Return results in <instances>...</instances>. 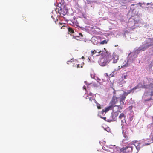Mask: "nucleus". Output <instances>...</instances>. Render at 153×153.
<instances>
[{
	"label": "nucleus",
	"mask_w": 153,
	"mask_h": 153,
	"mask_svg": "<svg viewBox=\"0 0 153 153\" xmlns=\"http://www.w3.org/2000/svg\"><path fill=\"white\" fill-rule=\"evenodd\" d=\"M98 53L99 54L97 55V56L100 55L104 56L99 61V64L101 66H105L109 63L111 60L110 53L106 50L105 48H104V50L100 51Z\"/></svg>",
	"instance_id": "nucleus-1"
},
{
	"label": "nucleus",
	"mask_w": 153,
	"mask_h": 153,
	"mask_svg": "<svg viewBox=\"0 0 153 153\" xmlns=\"http://www.w3.org/2000/svg\"><path fill=\"white\" fill-rule=\"evenodd\" d=\"M132 92V90H130L128 91L127 92H124L123 94H121L120 91H114V97H116L117 100L118 102L119 101L121 105L124 104V102L126 97L130 93Z\"/></svg>",
	"instance_id": "nucleus-2"
},
{
	"label": "nucleus",
	"mask_w": 153,
	"mask_h": 153,
	"mask_svg": "<svg viewBox=\"0 0 153 153\" xmlns=\"http://www.w3.org/2000/svg\"><path fill=\"white\" fill-rule=\"evenodd\" d=\"M117 99L116 97L113 96L112 100L110 102V105L109 106L105 108L106 110V111H108L110 110L111 109H113V111H114L113 108L115 106V105L118 103Z\"/></svg>",
	"instance_id": "nucleus-3"
},
{
	"label": "nucleus",
	"mask_w": 153,
	"mask_h": 153,
	"mask_svg": "<svg viewBox=\"0 0 153 153\" xmlns=\"http://www.w3.org/2000/svg\"><path fill=\"white\" fill-rule=\"evenodd\" d=\"M134 146V144L133 143L129 144L128 146L120 149V151L123 153H132Z\"/></svg>",
	"instance_id": "nucleus-4"
},
{
	"label": "nucleus",
	"mask_w": 153,
	"mask_h": 153,
	"mask_svg": "<svg viewBox=\"0 0 153 153\" xmlns=\"http://www.w3.org/2000/svg\"><path fill=\"white\" fill-rule=\"evenodd\" d=\"M126 116L124 114L122 113L119 116V118L121 120V125H123V124L126 122L125 120Z\"/></svg>",
	"instance_id": "nucleus-5"
},
{
	"label": "nucleus",
	"mask_w": 153,
	"mask_h": 153,
	"mask_svg": "<svg viewBox=\"0 0 153 153\" xmlns=\"http://www.w3.org/2000/svg\"><path fill=\"white\" fill-rule=\"evenodd\" d=\"M118 59L119 58L118 56L114 54L111 57V60H113L112 62L113 63H115L117 62L118 60Z\"/></svg>",
	"instance_id": "nucleus-6"
},
{
	"label": "nucleus",
	"mask_w": 153,
	"mask_h": 153,
	"mask_svg": "<svg viewBox=\"0 0 153 153\" xmlns=\"http://www.w3.org/2000/svg\"><path fill=\"white\" fill-rule=\"evenodd\" d=\"M54 22L56 24H59V27H61V29H64V27H65V26L64 25L63 23H60V22L58 23V19H56V20H55Z\"/></svg>",
	"instance_id": "nucleus-7"
},
{
	"label": "nucleus",
	"mask_w": 153,
	"mask_h": 153,
	"mask_svg": "<svg viewBox=\"0 0 153 153\" xmlns=\"http://www.w3.org/2000/svg\"><path fill=\"white\" fill-rule=\"evenodd\" d=\"M96 101V100L94 98L92 97H89V101L88 102V103L90 105H91L92 104V102H95Z\"/></svg>",
	"instance_id": "nucleus-8"
},
{
	"label": "nucleus",
	"mask_w": 153,
	"mask_h": 153,
	"mask_svg": "<svg viewBox=\"0 0 153 153\" xmlns=\"http://www.w3.org/2000/svg\"><path fill=\"white\" fill-rule=\"evenodd\" d=\"M127 76V74L125 73L122 74L121 76V78L119 80L120 81H123L124 79L126 78Z\"/></svg>",
	"instance_id": "nucleus-9"
},
{
	"label": "nucleus",
	"mask_w": 153,
	"mask_h": 153,
	"mask_svg": "<svg viewBox=\"0 0 153 153\" xmlns=\"http://www.w3.org/2000/svg\"><path fill=\"white\" fill-rule=\"evenodd\" d=\"M149 45H147L146 46L141 48H140V50L144 51L146 49H147L149 47Z\"/></svg>",
	"instance_id": "nucleus-10"
},
{
	"label": "nucleus",
	"mask_w": 153,
	"mask_h": 153,
	"mask_svg": "<svg viewBox=\"0 0 153 153\" xmlns=\"http://www.w3.org/2000/svg\"><path fill=\"white\" fill-rule=\"evenodd\" d=\"M120 102L119 101L118 102ZM120 105H115V107H117L118 109H119V110H121L123 108V106H122V105H122V104L121 105L120 102Z\"/></svg>",
	"instance_id": "nucleus-11"
},
{
	"label": "nucleus",
	"mask_w": 153,
	"mask_h": 153,
	"mask_svg": "<svg viewBox=\"0 0 153 153\" xmlns=\"http://www.w3.org/2000/svg\"><path fill=\"white\" fill-rule=\"evenodd\" d=\"M69 33H70L71 34L74 33V31L73 29L71 27H69L68 28Z\"/></svg>",
	"instance_id": "nucleus-12"
},
{
	"label": "nucleus",
	"mask_w": 153,
	"mask_h": 153,
	"mask_svg": "<svg viewBox=\"0 0 153 153\" xmlns=\"http://www.w3.org/2000/svg\"><path fill=\"white\" fill-rule=\"evenodd\" d=\"M79 36H73V38H74V39H77L76 38L79 37L80 36H81V37L80 38V39H82V37H83V36L82 34L81 33H80L79 34Z\"/></svg>",
	"instance_id": "nucleus-13"
},
{
	"label": "nucleus",
	"mask_w": 153,
	"mask_h": 153,
	"mask_svg": "<svg viewBox=\"0 0 153 153\" xmlns=\"http://www.w3.org/2000/svg\"><path fill=\"white\" fill-rule=\"evenodd\" d=\"M96 104V105L97 107V108L99 109H101V105L100 104L98 103L96 101V102H95Z\"/></svg>",
	"instance_id": "nucleus-14"
},
{
	"label": "nucleus",
	"mask_w": 153,
	"mask_h": 153,
	"mask_svg": "<svg viewBox=\"0 0 153 153\" xmlns=\"http://www.w3.org/2000/svg\"><path fill=\"white\" fill-rule=\"evenodd\" d=\"M97 52V51L95 50H92L91 52L92 55L93 56Z\"/></svg>",
	"instance_id": "nucleus-15"
},
{
	"label": "nucleus",
	"mask_w": 153,
	"mask_h": 153,
	"mask_svg": "<svg viewBox=\"0 0 153 153\" xmlns=\"http://www.w3.org/2000/svg\"><path fill=\"white\" fill-rule=\"evenodd\" d=\"M149 89H152L153 88V83H150L149 85Z\"/></svg>",
	"instance_id": "nucleus-16"
},
{
	"label": "nucleus",
	"mask_w": 153,
	"mask_h": 153,
	"mask_svg": "<svg viewBox=\"0 0 153 153\" xmlns=\"http://www.w3.org/2000/svg\"><path fill=\"white\" fill-rule=\"evenodd\" d=\"M107 42L106 40H104L103 41H102L100 43V44H107Z\"/></svg>",
	"instance_id": "nucleus-17"
},
{
	"label": "nucleus",
	"mask_w": 153,
	"mask_h": 153,
	"mask_svg": "<svg viewBox=\"0 0 153 153\" xmlns=\"http://www.w3.org/2000/svg\"><path fill=\"white\" fill-rule=\"evenodd\" d=\"M143 87L145 89L149 88V85H144L143 86Z\"/></svg>",
	"instance_id": "nucleus-18"
},
{
	"label": "nucleus",
	"mask_w": 153,
	"mask_h": 153,
	"mask_svg": "<svg viewBox=\"0 0 153 153\" xmlns=\"http://www.w3.org/2000/svg\"><path fill=\"white\" fill-rule=\"evenodd\" d=\"M107 112V111H106V110L105 108V109H102V114H103L104 112L106 113Z\"/></svg>",
	"instance_id": "nucleus-19"
},
{
	"label": "nucleus",
	"mask_w": 153,
	"mask_h": 153,
	"mask_svg": "<svg viewBox=\"0 0 153 153\" xmlns=\"http://www.w3.org/2000/svg\"><path fill=\"white\" fill-rule=\"evenodd\" d=\"M107 112V111H106V110L105 108V109H102V114H103L104 112L106 113Z\"/></svg>",
	"instance_id": "nucleus-20"
},
{
	"label": "nucleus",
	"mask_w": 153,
	"mask_h": 153,
	"mask_svg": "<svg viewBox=\"0 0 153 153\" xmlns=\"http://www.w3.org/2000/svg\"><path fill=\"white\" fill-rule=\"evenodd\" d=\"M138 146H136V145H134V146H135L136 147V149H137V150H139L140 149V147H138Z\"/></svg>",
	"instance_id": "nucleus-21"
},
{
	"label": "nucleus",
	"mask_w": 153,
	"mask_h": 153,
	"mask_svg": "<svg viewBox=\"0 0 153 153\" xmlns=\"http://www.w3.org/2000/svg\"><path fill=\"white\" fill-rule=\"evenodd\" d=\"M138 88V86H136L134 87L133 89H132L131 90H132V91L134 90H136Z\"/></svg>",
	"instance_id": "nucleus-22"
},
{
	"label": "nucleus",
	"mask_w": 153,
	"mask_h": 153,
	"mask_svg": "<svg viewBox=\"0 0 153 153\" xmlns=\"http://www.w3.org/2000/svg\"><path fill=\"white\" fill-rule=\"evenodd\" d=\"M72 59H71L70 60H69V61H68L67 62V64H69V62H72V61H71L72 60Z\"/></svg>",
	"instance_id": "nucleus-23"
},
{
	"label": "nucleus",
	"mask_w": 153,
	"mask_h": 153,
	"mask_svg": "<svg viewBox=\"0 0 153 153\" xmlns=\"http://www.w3.org/2000/svg\"><path fill=\"white\" fill-rule=\"evenodd\" d=\"M80 64H77V68H79L80 67Z\"/></svg>",
	"instance_id": "nucleus-24"
},
{
	"label": "nucleus",
	"mask_w": 153,
	"mask_h": 153,
	"mask_svg": "<svg viewBox=\"0 0 153 153\" xmlns=\"http://www.w3.org/2000/svg\"><path fill=\"white\" fill-rule=\"evenodd\" d=\"M100 81H101V79H99V78H98L97 79V82H100Z\"/></svg>",
	"instance_id": "nucleus-25"
},
{
	"label": "nucleus",
	"mask_w": 153,
	"mask_h": 153,
	"mask_svg": "<svg viewBox=\"0 0 153 153\" xmlns=\"http://www.w3.org/2000/svg\"><path fill=\"white\" fill-rule=\"evenodd\" d=\"M151 100V98H150V99H149L148 100H145V101H149V100Z\"/></svg>",
	"instance_id": "nucleus-26"
},
{
	"label": "nucleus",
	"mask_w": 153,
	"mask_h": 153,
	"mask_svg": "<svg viewBox=\"0 0 153 153\" xmlns=\"http://www.w3.org/2000/svg\"><path fill=\"white\" fill-rule=\"evenodd\" d=\"M89 95L90 96H92V93L90 92V93H89Z\"/></svg>",
	"instance_id": "nucleus-27"
},
{
	"label": "nucleus",
	"mask_w": 153,
	"mask_h": 153,
	"mask_svg": "<svg viewBox=\"0 0 153 153\" xmlns=\"http://www.w3.org/2000/svg\"><path fill=\"white\" fill-rule=\"evenodd\" d=\"M97 52H98H98H99L100 50H97ZM98 54H99V53H98Z\"/></svg>",
	"instance_id": "nucleus-28"
},
{
	"label": "nucleus",
	"mask_w": 153,
	"mask_h": 153,
	"mask_svg": "<svg viewBox=\"0 0 153 153\" xmlns=\"http://www.w3.org/2000/svg\"><path fill=\"white\" fill-rule=\"evenodd\" d=\"M105 120L106 119V117H103L102 118Z\"/></svg>",
	"instance_id": "nucleus-29"
},
{
	"label": "nucleus",
	"mask_w": 153,
	"mask_h": 153,
	"mask_svg": "<svg viewBox=\"0 0 153 153\" xmlns=\"http://www.w3.org/2000/svg\"><path fill=\"white\" fill-rule=\"evenodd\" d=\"M153 95V92H152L151 94V96H152Z\"/></svg>",
	"instance_id": "nucleus-30"
},
{
	"label": "nucleus",
	"mask_w": 153,
	"mask_h": 153,
	"mask_svg": "<svg viewBox=\"0 0 153 153\" xmlns=\"http://www.w3.org/2000/svg\"><path fill=\"white\" fill-rule=\"evenodd\" d=\"M83 88L84 89H86L85 88V86L83 87Z\"/></svg>",
	"instance_id": "nucleus-31"
},
{
	"label": "nucleus",
	"mask_w": 153,
	"mask_h": 153,
	"mask_svg": "<svg viewBox=\"0 0 153 153\" xmlns=\"http://www.w3.org/2000/svg\"><path fill=\"white\" fill-rule=\"evenodd\" d=\"M102 149H103L105 150V147H102Z\"/></svg>",
	"instance_id": "nucleus-32"
},
{
	"label": "nucleus",
	"mask_w": 153,
	"mask_h": 153,
	"mask_svg": "<svg viewBox=\"0 0 153 153\" xmlns=\"http://www.w3.org/2000/svg\"><path fill=\"white\" fill-rule=\"evenodd\" d=\"M82 59H84V57L83 56H82Z\"/></svg>",
	"instance_id": "nucleus-33"
},
{
	"label": "nucleus",
	"mask_w": 153,
	"mask_h": 153,
	"mask_svg": "<svg viewBox=\"0 0 153 153\" xmlns=\"http://www.w3.org/2000/svg\"><path fill=\"white\" fill-rule=\"evenodd\" d=\"M152 121L153 122V116L152 117Z\"/></svg>",
	"instance_id": "nucleus-34"
},
{
	"label": "nucleus",
	"mask_w": 153,
	"mask_h": 153,
	"mask_svg": "<svg viewBox=\"0 0 153 153\" xmlns=\"http://www.w3.org/2000/svg\"><path fill=\"white\" fill-rule=\"evenodd\" d=\"M81 65L80 67H81V68H82V64H81V65Z\"/></svg>",
	"instance_id": "nucleus-35"
},
{
	"label": "nucleus",
	"mask_w": 153,
	"mask_h": 153,
	"mask_svg": "<svg viewBox=\"0 0 153 153\" xmlns=\"http://www.w3.org/2000/svg\"><path fill=\"white\" fill-rule=\"evenodd\" d=\"M127 138H128V137H127L126 138L127 140L128 139Z\"/></svg>",
	"instance_id": "nucleus-36"
},
{
	"label": "nucleus",
	"mask_w": 153,
	"mask_h": 153,
	"mask_svg": "<svg viewBox=\"0 0 153 153\" xmlns=\"http://www.w3.org/2000/svg\"><path fill=\"white\" fill-rule=\"evenodd\" d=\"M87 97H88V96H87V97H86V99H87Z\"/></svg>",
	"instance_id": "nucleus-37"
},
{
	"label": "nucleus",
	"mask_w": 153,
	"mask_h": 153,
	"mask_svg": "<svg viewBox=\"0 0 153 153\" xmlns=\"http://www.w3.org/2000/svg\"><path fill=\"white\" fill-rule=\"evenodd\" d=\"M151 79L152 80H153L152 79Z\"/></svg>",
	"instance_id": "nucleus-38"
}]
</instances>
